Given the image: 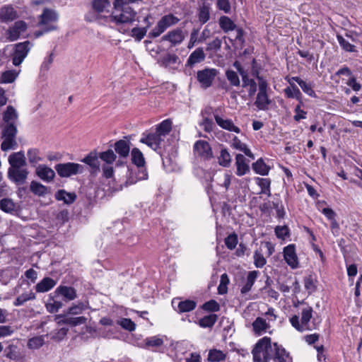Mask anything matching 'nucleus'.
Returning <instances> with one entry per match:
<instances>
[{
  "mask_svg": "<svg viewBox=\"0 0 362 362\" xmlns=\"http://www.w3.org/2000/svg\"><path fill=\"white\" fill-rule=\"evenodd\" d=\"M284 257L286 262L292 268L298 267V259L296 253V246L294 244H290L284 249Z\"/></svg>",
  "mask_w": 362,
  "mask_h": 362,
  "instance_id": "13",
  "label": "nucleus"
},
{
  "mask_svg": "<svg viewBox=\"0 0 362 362\" xmlns=\"http://www.w3.org/2000/svg\"><path fill=\"white\" fill-rule=\"evenodd\" d=\"M303 282L305 288L309 294L314 293L317 290V279L315 274L310 273L308 274L304 278Z\"/></svg>",
  "mask_w": 362,
  "mask_h": 362,
  "instance_id": "32",
  "label": "nucleus"
},
{
  "mask_svg": "<svg viewBox=\"0 0 362 362\" xmlns=\"http://www.w3.org/2000/svg\"><path fill=\"white\" fill-rule=\"evenodd\" d=\"M18 73L15 70H8L2 73L0 78V83H9L13 82L17 78Z\"/></svg>",
  "mask_w": 362,
  "mask_h": 362,
  "instance_id": "50",
  "label": "nucleus"
},
{
  "mask_svg": "<svg viewBox=\"0 0 362 362\" xmlns=\"http://www.w3.org/2000/svg\"><path fill=\"white\" fill-rule=\"evenodd\" d=\"M337 41L340 46L346 52H354L355 46L348 42L345 38H344L341 35H337Z\"/></svg>",
  "mask_w": 362,
  "mask_h": 362,
  "instance_id": "61",
  "label": "nucleus"
},
{
  "mask_svg": "<svg viewBox=\"0 0 362 362\" xmlns=\"http://www.w3.org/2000/svg\"><path fill=\"white\" fill-rule=\"evenodd\" d=\"M313 310L310 306L302 309L300 321L298 315L290 318L291 325L299 332L312 331L316 329L321 320L313 316Z\"/></svg>",
  "mask_w": 362,
  "mask_h": 362,
  "instance_id": "2",
  "label": "nucleus"
},
{
  "mask_svg": "<svg viewBox=\"0 0 362 362\" xmlns=\"http://www.w3.org/2000/svg\"><path fill=\"white\" fill-rule=\"evenodd\" d=\"M117 324L123 329L129 332L134 331L136 329L135 323L129 318H122L120 320L117 321Z\"/></svg>",
  "mask_w": 362,
  "mask_h": 362,
  "instance_id": "58",
  "label": "nucleus"
},
{
  "mask_svg": "<svg viewBox=\"0 0 362 362\" xmlns=\"http://www.w3.org/2000/svg\"><path fill=\"white\" fill-rule=\"evenodd\" d=\"M269 327V325L267 323L266 320L259 317H257L256 320L252 322L253 331L255 334L259 335L266 332Z\"/></svg>",
  "mask_w": 362,
  "mask_h": 362,
  "instance_id": "40",
  "label": "nucleus"
},
{
  "mask_svg": "<svg viewBox=\"0 0 362 362\" xmlns=\"http://www.w3.org/2000/svg\"><path fill=\"white\" fill-rule=\"evenodd\" d=\"M88 308V303H82L80 302L76 305H74L66 311V314L69 315H78L81 314L83 310Z\"/></svg>",
  "mask_w": 362,
  "mask_h": 362,
  "instance_id": "55",
  "label": "nucleus"
},
{
  "mask_svg": "<svg viewBox=\"0 0 362 362\" xmlns=\"http://www.w3.org/2000/svg\"><path fill=\"white\" fill-rule=\"evenodd\" d=\"M58 20V14L56 11L49 8H45L40 17V25H47Z\"/></svg>",
  "mask_w": 362,
  "mask_h": 362,
  "instance_id": "26",
  "label": "nucleus"
},
{
  "mask_svg": "<svg viewBox=\"0 0 362 362\" xmlns=\"http://www.w3.org/2000/svg\"><path fill=\"white\" fill-rule=\"evenodd\" d=\"M298 85L305 93L312 98H317V95L313 90V86L310 83H307L302 79Z\"/></svg>",
  "mask_w": 362,
  "mask_h": 362,
  "instance_id": "56",
  "label": "nucleus"
},
{
  "mask_svg": "<svg viewBox=\"0 0 362 362\" xmlns=\"http://www.w3.org/2000/svg\"><path fill=\"white\" fill-rule=\"evenodd\" d=\"M55 293L62 295L67 300H72L76 298V291L74 288L66 286H59Z\"/></svg>",
  "mask_w": 362,
  "mask_h": 362,
  "instance_id": "30",
  "label": "nucleus"
},
{
  "mask_svg": "<svg viewBox=\"0 0 362 362\" xmlns=\"http://www.w3.org/2000/svg\"><path fill=\"white\" fill-rule=\"evenodd\" d=\"M30 42L17 43L15 45V52L13 56L12 62L15 66H19L28 55L30 51Z\"/></svg>",
  "mask_w": 362,
  "mask_h": 362,
  "instance_id": "9",
  "label": "nucleus"
},
{
  "mask_svg": "<svg viewBox=\"0 0 362 362\" xmlns=\"http://www.w3.org/2000/svg\"><path fill=\"white\" fill-rule=\"evenodd\" d=\"M218 163L223 167H228L231 163V156L226 148H222L218 158Z\"/></svg>",
  "mask_w": 362,
  "mask_h": 362,
  "instance_id": "51",
  "label": "nucleus"
},
{
  "mask_svg": "<svg viewBox=\"0 0 362 362\" xmlns=\"http://www.w3.org/2000/svg\"><path fill=\"white\" fill-rule=\"evenodd\" d=\"M28 174L29 171L25 167L8 169V178L17 185L25 184Z\"/></svg>",
  "mask_w": 362,
  "mask_h": 362,
  "instance_id": "10",
  "label": "nucleus"
},
{
  "mask_svg": "<svg viewBox=\"0 0 362 362\" xmlns=\"http://www.w3.org/2000/svg\"><path fill=\"white\" fill-rule=\"evenodd\" d=\"M34 299H35V294L32 291H30L28 293H23L18 296L13 302V305L15 306H20L23 305L28 300Z\"/></svg>",
  "mask_w": 362,
  "mask_h": 362,
  "instance_id": "48",
  "label": "nucleus"
},
{
  "mask_svg": "<svg viewBox=\"0 0 362 362\" xmlns=\"http://www.w3.org/2000/svg\"><path fill=\"white\" fill-rule=\"evenodd\" d=\"M214 119L216 120V122L217 124L221 127L222 129H224L226 130H228L229 132H234L235 133H240V129L239 127L234 125L233 121L229 119H223L219 115L214 112Z\"/></svg>",
  "mask_w": 362,
  "mask_h": 362,
  "instance_id": "22",
  "label": "nucleus"
},
{
  "mask_svg": "<svg viewBox=\"0 0 362 362\" xmlns=\"http://www.w3.org/2000/svg\"><path fill=\"white\" fill-rule=\"evenodd\" d=\"M218 74V71L214 68H205L197 73V79L203 89L211 87Z\"/></svg>",
  "mask_w": 362,
  "mask_h": 362,
  "instance_id": "7",
  "label": "nucleus"
},
{
  "mask_svg": "<svg viewBox=\"0 0 362 362\" xmlns=\"http://www.w3.org/2000/svg\"><path fill=\"white\" fill-rule=\"evenodd\" d=\"M235 165L237 167L236 175L242 176L250 171V166L246 163L245 156L242 154H237L235 157Z\"/></svg>",
  "mask_w": 362,
  "mask_h": 362,
  "instance_id": "24",
  "label": "nucleus"
},
{
  "mask_svg": "<svg viewBox=\"0 0 362 362\" xmlns=\"http://www.w3.org/2000/svg\"><path fill=\"white\" fill-rule=\"evenodd\" d=\"M57 282L50 277H45L35 286L37 293H45L51 290L56 285Z\"/></svg>",
  "mask_w": 362,
  "mask_h": 362,
  "instance_id": "27",
  "label": "nucleus"
},
{
  "mask_svg": "<svg viewBox=\"0 0 362 362\" xmlns=\"http://www.w3.org/2000/svg\"><path fill=\"white\" fill-rule=\"evenodd\" d=\"M202 309L209 312H217L220 310L219 304L215 300H210L203 304Z\"/></svg>",
  "mask_w": 362,
  "mask_h": 362,
  "instance_id": "64",
  "label": "nucleus"
},
{
  "mask_svg": "<svg viewBox=\"0 0 362 362\" xmlns=\"http://www.w3.org/2000/svg\"><path fill=\"white\" fill-rule=\"evenodd\" d=\"M256 183L261 188L262 194H265L268 196H271L270 185L271 180L269 178L256 177Z\"/></svg>",
  "mask_w": 362,
  "mask_h": 362,
  "instance_id": "44",
  "label": "nucleus"
},
{
  "mask_svg": "<svg viewBox=\"0 0 362 362\" xmlns=\"http://www.w3.org/2000/svg\"><path fill=\"white\" fill-rule=\"evenodd\" d=\"M27 156L29 163L33 166L42 160L40 151L37 148H30L27 152Z\"/></svg>",
  "mask_w": 362,
  "mask_h": 362,
  "instance_id": "53",
  "label": "nucleus"
},
{
  "mask_svg": "<svg viewBox=\"0 0 362 362\" xmlns=\"http://www.w3.org/2000/svg\"><path fill=\"white\" fill-rule=\"evenodd\" d=\"M172 129V122L170 119H165L160 122L156 129V132L158 133L163 139L170 132Z\"/></svg>",
  "mask_w": 362,
  "mask_h": 362,
  "instance_id": "37",
  "label": "nucleus"
},
{
  "mask_svg": "<svg viewBox=\"0 0 362 362\" xmlns=\"http://www.w3.org/2000/svg\"><path fill=\"white\" fill-rule=\"evenodd\" d=\"M231 146L235 149L243 151L247 156L254 159V154L247 148L245 143H243L237 136H235L232 141Z\"/></svg>",
  "mask_w": 362,
  "mask_h": 362,
  "instance_id": "36",
  "label": "nucleus"
},
{
  "mask_svg": "<svg viewBox=\"0 0 362 362\" xmlns=\"http://www.w3.org/2000/svg\"><path fill=\"white\" fill-rule=\"evenodd\" d=\"M194 151L197 154L204 159H210L212 158V151L209 144L203 140L197 141L194 146Z\"/></svg>",
  "mask_w": 362,
  "mask_h": 362,
  "instance_id": "18",
  "label": "nucleus"
},
{
  "mask_svg": "<svg viewBox=\"0 0 362 362\" xmlns=\"http://www.w3.org/2000/svg\"><path fill=\"white\" fill-rule=\"evenodd\" d=\"M27 29V24L23 21H16L7 30L8 39L13 42L18 40L21 34Z\"/></svg>",
  "mask_w": 362,
  "mask_h": 362,
  "instance_id": "14",
  "label": "nucleus"
},
{
  "mask_svg": "<svg viewBox=\"0 0 362 362\" xmlns=\"http://www.w3.org/2000/svg\"><path fill=\"white\" fill-rule=\"evenodd\" d=\"M56 320H57V323L59 325H68L71 327H76L77 325L86 324L87 321V318L83 316L70 317H66L63 315H57Z\"/></svg>",
  "mask_w": 362,
  "mask_h": 362,
  "instance_id": "19",
  "label": "nucleus"
},
{
  "mask_svg": "<svg viewBox=\"0 0 362 362\" xmlns=\"http://www.w3.org/2000/svg\"><path fill=\"white\" fill-rule=\"evenodd\" d=\"M0 209L5 213L13 214L16 211V204L9 198H4L0 201Z\"/></svg>",
  "mask_w": 362,
  "mask_h": 362,
  "instance_id": "42",
  "label": "nucleus"
},
{
  "mask_svg": "<svg viewBox=\"0 0 362 362\" xmlns=\"http://www.w3.org/2000/svg\"><path fill=\"white\" fill-rule=\"evenodd\" d=\"M221 45H222V40L218 37H216L211 42L207 43L206 49V51H209V52L212 51L214 52H217L220 51V49L221 48Z\"/></svg>",
  "mask_w": 362,
  "mask_h": 362,
  "instance_id": "59",
  "label": "nucleus"
},
{
  "mask_svg": "<svg viewBox=\"0 0 362 362\" xmlns=\"http://www.w3.org/2000/svg\"><path fill=\"white\" fill-rule=\"evenodd\" d=\"M225 244L228 249L233 250L238 244V235L233 233L225 238Z\"/></svg>",
  "mask_w": 362,
  "mask_h": 362,
  "instance_id": "63",
  "label": "nucleus"
},
{
  "mask_svg": "<svg viewBox=\"0 0 362 362\" xmlns=\"http://www.w3.org/2000/svg\"><path fill=\"white\" fill-rule=\"evenodd\" d=\"M151 17L150 16H146L144 18V21L146 23V28H134L131 33L132 37H133L136 41H141L144 37L146 35L147 32V28L150 27L151 23L148 21V18Z\"/></svg>",
  "mask_w": 362,
  "mask_h": 362,
  "instance_id": "34",
  "label": "nucleus"
},
{
  "mask_svg": "<svg viewBox=\"0 0 362 362\" xmlns=\"http://www.w3.org/2000/svg\"><path fill=\"white\" fill-rule=\"evenodd\" d=\"M5 356L11 360H17L19 358V354L17 350V346L14 345H9L5 350Z\"/></svg>",
  "mask_w": 362,
  "mask_h": 362,
  "instance_id": "57",
  "label": "nucleus"
},
{
  "mask_svg": "<svg viewBox=\"0 0 362 362\" xmlns=\"http://www.w3.org/2000/svg\"><path fill=\"white\" fill-rule=\"evenodd\" d=\"M185 40V35L180 28H176L169 31L161 37V41H168L171 47L180 45Z\"/></svg>",
  "mask_w": 362,
  "mask_h": 362,
  "instance_id": "12",
  "label": "nucleus"
},
{
  "mask_svg": "<svg viewBox=\"0 0 362 362\" xmlns=\"http://www.w3.org/2000/svg\"><path fill=\"white\" fill-rule=\"evenodd\" d=\"M220 28L223 30L224 33H228L230 30L236 29V25L234 22L228 16H223L220 17L218 20Z\"/></svg>",
  "mask_w": 362,
  "mask_h": 362,
  "instance_id": "38",
  "label": "nucleus"
},
{
  "mask_svg": "<svg viewBox=\"0 0 362 362\" xmlns=\"http://www.w3.org/2000/svg\"><path fill=\"white\" fill-rule=\"evenodd\" d=\"M99 157L102 160L105 162V165H110L115 161L117 155L112 149H108L107 151L100 153Z\"/></svg>",
  "mask_w": 362,
  "mask_h": 362,
  "instance_id": "49",
  "label": "nucleus"
},
{
  "mask_svg": "<svg viewBox=\"0 0 362 362\" xmlns=\"http://www.w3.org/2000/svg\"><path fill=\"white\" fill-rule=\"evenodd\" d=\"M206 54L202 47H198L193 51L187 59L186 65L193 66L194 64L204 61Z\"/></svg>",
  "mask_w": 362,
  "mask_h": 362,
  "instance_id": "23",
  "label": "nucleus"
},
{
  "mask_svg": "<svg viewBox=\"0 0 362 362\" xmlns=\"http://www.w3.org/2000/svg\"><path fill=\"white\" fill-rule=\"evenodd\" d=\"M252 170L261 175H267L269 172V167L266 165L262 158L258 159L252 165Z\"/></svg>",
  "mask_w": 362,
  "mask_h": 362,
  "instance_id": "41",
  "label": "nucleus"
},
{
  "mask_svg": "<svg viewBox=\"0 0 362 362\" xmlns=\"http://www.w3.org/2000/svg\"><path fill=\"white\" fill-rule=\"evenodd\" d=\"M179 21L180 19L172 13L163 16L149 33V37L155 38L160 36L168 28L176 25Z\"/></svg>",
  "mask_w": 362,
  "mask_h": 362,
  "instance_id": "6",
  "label": "nucleus"
},
{
  "mask_svg": "<svg viewBox=\"0 0 362 362\" xmlns=\"http://www.w3.org/2000/svg\"><path fill=\"white\" fill-rule=\"evenodd\" d=\"M141 138L140 142L146 144L153 150H156L164 139L157 132L149 133Z\"/></svg>",
  "mask_w": 362,
  "mask_h": 362,
  "instance_id": "15",
  "label": "nucleus"
},
{
  "mask_svg": "<svg viewBox=\"0 0 362 362\" xmlns=\"http://www.w3.org/2000/svg\"><path fill=\"white\" fill-rule=\"evenodd\" d=\"M258 274L259 272L255 270L248 273L246 283L240 289V293L242 294H246L251 290L257 278Z\"/></svg>",
  "mask_w": 362,
  "mask_h": 362,
  "instance_id": "31",
  "label": "nucleus"
},
{
  "mask_svg": "<svg viewBox=\"0 0 362 362\" xmlns=\"http://www.w3.org/2000/svg\"><path fill=\"white\" fill-rule=\"evenodd\" d=\"M254 362H291V358L286 349L277 343L272 344L271 338L260 339L252 351Z\"/></svg>",
  "mask_w": 362,
  "mask_h": 362,
  "instance_id": "1",
  "label": "nucleus"
},
{
  "mask_svg": "<svg viewBox=\"0 0 362 362\" xmlns=\"http://www.w3.org/2000/svg\"><path fill=\"white\" fill-rule=\"evenodd\" d=\"M16 11L11 6H4L0 10V18L2 21L7 22L16 19Z\"/></svg>",
  "mask_w": 362,
  "mask_h": 362,
  "instance_id": "35",
  "label": "nucleus"
},
{
  "mask_svg": "<svg viewBox=\"0 0 362 362\" xmlns=\"http://www.w3.org/2000/svg\"><path fill=\"white\" fill-rule=\"evenodd\" d=\"M114 11L105 17L106 23H114L117 25L132 23L136 16V12L129 6H119L115 7Z\"/></svg>",
  "mask_w": 362,
  "mask_h": 362,
  "instance_id": "3",
  "label": "nucleus"
},
{
  "mask_svg": "<svg viewBox=\"0 0 362 362\" xmlns=\"http://www.w3.org/2000/svg\"><path fill=\"white\" fill-rule=\"evenodd\" d=\"M17 132V127L13 122L6 123L2 130L4 141L1 144V148L3 151L15 149L17 147L18 144L16 140Z\"/></svg>",
  "mask_w": 362,
  "mask_h": 362,
  "instance_id": "5",
  "label": "nucleus"
},
{
  "mask_svg": "<svg viewBox=\"0 0 362 362\" xmlns=\"http://www.w3.org/2000/svg\"><path fill=\"white\" fill-rule=\"evenodd\" d=\"M109 0H93L92 7L98 13H102L110 7Z\"/></svg>",
  "mask_w": 362,
  "mask_h": 362,
  "instance_id": "47",
  "label": "nucleus"
},
{
  "mask_svg": "<svg viewBox=\"0 0 362 362\" xmlns=\"http://www.w3.org/2000/svg\"><path fill=\"white\" fill-rule=\"evenodd\" d=\"M30 191L35 195L39 197H44L49 193V188L40 182L37 181H32L30 185Z\"/></svg>",
  "mask_w": 362,
  "mask_h": 362,
  "instance_id": "33",
  "label": "nucleus"
},
{
  "mask_svg": "<svg viewBox=\"0 0 362 362\" xmlns=\"http://www.w3.org/2000/svg\"><path fill=\"white\" fill-rule=\"evenodd\" d=\"M131 141L128 136H124L123 139L117 141L114 144L115 153L119 155L120 158H126L129 156L130 151Z\"/></svg>",
  "mask_w": 362,
  "mask_h": 362,
  "instance_id": "11",
  "label": "nucleus"
},
{
  "mask_svg": "<svg viewBox=\"0 0 362 362\" xmlns=\"http://www.w3.org/2000/svg\"><path fill=\"white\" fill-rule=\"evenodd\" d=\"M226 358V354L222 351L212 349L209 351L207 361L209 362H221Z\"/></svg>",
  "mask_w": 362,
  "mask_h": 362,
  "instance_id": "39",
  "label": "nucleus"
},
{
  "mask_svg": "<svg viewBox=\"0 0 362 362\" xmlns=\"http://www.w3.org/2000/svg\"><path fill=\"white\" fill-rule=\"evenodd\" d=\"M132 163L139 168L136 178L129 177L127 180V184L133 185L138 180H146L148 173L146 168V160L143 153L138 148H133L131 151Z\"/></svg>",
  "mask_w": 362,
  "mask_h": 362,
  "instance_id": "4",
  "label": "nucleus"
},
{
  "mask_svg": "<svg viewBox=\"0 0 362 362\" xmlns=\"http://www.w3.org/2000/svg\"><path fill=\"white\" fill-rule=\"evenodd\" d=\"M272 101L269 98L267 93L258 92L255 102V105L261 110H268V106L271 104Z\"/></svg>",
  "mask_w": 362,
  "mask_h": 362,
  "instance_id": "28",
  "label": "nucleus"
},
{
  "mask_svg": "<svg viewBox=\"0 0 362 362\" xmlns=\"http://www.w3.org/2000/svg\"><path fill=\"white\" fill-rule=\"evenodd\" d=\"M9 168H25L27 165L23 151L13 153L8 156Z\"/></svg>",
  "mask_w": 362,
  "mask_h": 362,
  "instance_id": "20",
  "label": "nucleus"
},
{
  "mask_svg": "<svg viewBox=\"0 0 362 362\" xmlns=\"http://www.w3.org/2000/svg\"><path fill=\"white\" fill-rule=\"evenodd\" d=\"M226 77L232 86H239L240 81L238 74L231 69L226 70Z\"/></svg>",
  "mask_w": 362,
  "mask_h": 362,
  "instance_id": "54",
  "label": "nucleus"
},
{
  "mask_svg": "<svg viewBox=\"0 0 362 362\" xmlns=\"http://www.w3.org/2000/svg\"><path fill=\"white\" fill-rule=\"evenodd\" d=\"M36 175L43 181L50 182L55 176L54 171L45 165H39L35 170Z\"/></svg>",
  "mask_w": 362,
  "mask_h": 362,
  "instance_id": "21",
  "label": "nucleus"
},
{
  "mask_svg": "<svg viewBox=\"0 0 362 362\" xmlns=\"http://www.w3.org/2000/svg\"><path fill=\"white\" fill-rule=\"evenodd\" d=\"M198 18L202 24L206 23L210 18V6L207 4H203L199 8Z\"/></svg>",
  "mask_w": 362,
  "mask_h": 362,
  "instance_id": "45",
  "label": "nucleus"
},
{
  "mask_svg": "<svg viewBox=\"0 0 362 362\" xmlns=\"http://www.w3.org/2000/svg\"><path fill=\"white\" fill-rule=\"evenodd\" d=\"M55 199L63 201L64 204H71L75 202L76 194L74 192H67L64 189H59L55 194Z\"/></svg>",
  "mask_w": 362,
  "mask_h": 362,
  "instance_id": "29",
  "label": "nucleus"
},
{
  "mask_svg": "<svg viewBox=\"0 0 362 362\" xmlns=\"http://www.w3.org/2000/svg\"><path fill=\"white\" fill-rule=\"evenodd\" d=\"M45 340L43 336H37L30 338L28 341V347L30 349H37L43 346Z\"/></svg>",
  "mask_w": 362,
  "mask_h": 362,
  "instance_id": "52",
  "label": "nucleus"
},
{
  "mask_svg": "<svg viewBox=\"0 0 362 362\" xmlns=\"http://www.w3.org/2000/svg\"><path fill=\"white\" fill-rule=\"evenodd\" d=\"M179 61V57L175 54H167L161 59V64L165 66H168L170 64H174L177 63Z\"/></svg>",
  "mask_w": 362,
  "mask_h": 362,
  "instance_id": "60",
  "label": "nucleus"
},
{
  "mask_svg": "<svg viewBox=\"0 0 362 362\" xmlns=\"http://www.w3.org/2000/svg\"><path fill=\"white\" fill-rule=\"evenodd\" d=\"M18 114L15 108L9 105L7 107L6 110L4 112L3 115V120L5 123L13 122L17 119Z\"/></svg>",
  "mask_w": 362,
  "mask_h": 362,
  "instance_id": "46",
  "label": "nucleus"
},
{
  "mask_svg": "<svg viewBox=\"0 0 362 362\" xmlns=\"http://www.w3.org/2000/svg\"><path fill=\"white\" fill-rule=\"evenodd\" d=\"M58 175L62 177L81 174L83 172V166L75 163H59L54 167Z\"/></svg>",
  "mask_w": 362,
  "mask_h": 362,
  "instance_id": "8",
  "label": "nucleus"
},
{
  "mask_svg": "<svg viewBox=\"0 0 362 362\" xmlns=\"http://www.w3.org/2000/svg\"><path fill=\"white\" fill-rule=\"evenodd\" d=\"M174 309L179 313L190 312L195 309L197 303L192 300H176L172 301Z\"/></svg>",
  "mask_w": 362,
  "mask_h": 362,
  "instance_id": "17",
  "label": "nucleus"
},
{
  "mask_svg": "<svg viewBox=\"0 0 362 362\" xmlns=\"http://www.w3.org/2000/svg\"><path fill=\"white\" fill-rule=\"evenodd\" d=\"M218 320V315L216 314H210L206 315L199 320V325L203 328L212 327Z\"/></svg>",
  "mask_w": 362,
  "mask_h": 362,
  "instance_id": "43",
  "label": "nucleus"
},
{
  "mask_svg": "<svg viewBox=\"0 0 362 362\" xmlns=\"http://www.w3.org/2000/svg\"><path fill=\"white\" fill-rule=\"evenodd\" d=\"M99 158V154L97 151H93L83 158L81 161L90 166L91 173H97L100 170Z\"/></svg>",
  "mask_w": 362,
  "mask_h": 362,
  "instance_id": "16",
  "label": "nucleus"
},
{
  "mask_svg": "<svg viewBox=\"0 0 362 362\" xmlns=\"http://www.w3.org/2000/svg\"><path fill=\"white\" fill-rule=\"evenodd\" d=\"M284 93L286 98H295L297 100L299 101V103L303 104V95L300 90V89L298 88V86L296 85V83H290L289 86L286 87L284 90Z\"/></svg>",
  "mask_w": 362,
  "mask_h": 362,
  "instance_id": "25",
  "label": "nucleus"
},
{
  "mask_svg": "<svg viewBox=\"0 0 362 362\" xmlns=\"http://www.w3.org/2000/svg\"><path fill=\"white\" fill-rule=\"evenodd\" d=\"M275 235L279 239L284 240L286 237L289 236V228L287 226H277L275 228Z\"/></svg>",
  "mask_w": 362,
  "mask_h": 362,
  "instance_id": "62",
  "label": "nucleus"
}]
</instances>
